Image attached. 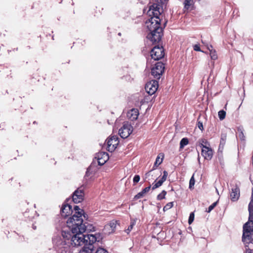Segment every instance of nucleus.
I'll return each mask as SVG.
<instances>
[{
  "label": "nucleus",
  "mask_w": 253,
  "mask_h": 253,
  "mask_svg": "<svg viewBox=\"0 0 253 253\" xmlns=\"http://www.w3.org/2000/svg\"><path fill=\"white\" fill-rule=\"evenodd\" d=\"M71 228V232L66 233L70 239V244L74 247H79L84 245L81 253H91V250L94 248L93 244L96 242H99L102 240V235L100 233L93 234H84V226L81 225L80 228L74 224L68 225Z\"/></svg>",
  "instance_id": "1"
},
{
  "label": "nucleus",
  "mask_w": 253,
  "mask_h": 253,
  "mask_svg": "<svg viewBox=\"0 0 253 253\" xmlns=\"http://www.w3.org/2000/svg\"><path fill=\"white\" fill-rule=\"evenodd\" d=\"M159 6L157 4L150 5L147 12L149 17L145 22V25L148 32L147 38L153 44L159 43L161 41L163 35V30L161 27V19L160 18L161 12L160 11Z\"/></svg>",
  "instance_id": "2"
},
{
  "label": "nucleus",
  "mask_w": 253,
  "mask_h": 253,
  "mask_svg": "<svg viewBox=\"0 0 253 253\" xmlns=\"http://www.w3.org/2000/svg\"><path fill=\"white\" fill-rule=\"evenodd\" d=\"M53 249L56 253H72L70 239L65 231L52 238Z\"/></svg>",
  "instance_id": "3"
},
{
  "label": "nucleus",
  "mask_w": 253,
  "mask_h": 253,
  "mask_svg": "<svg viewBox=\"0 0 253 253\" xmlns=\"http://www.w3.org/2000/svg\"><path fill=\"white\" fill-rule=\"evenodd\" d=\"M242 241L248 247L253 245V225H250V222L246 223L243 226Z\"/></svg>",
  "instance_id": "4"
},
{
  "label": "nucleus",
  "mask_w": 253,
  "mask_h": 253,
  "mask_svg": "<svg viewBox=\"0 0 253 253\" xmlns=\"http://www.w3.org/2000/svg\"><path fill=\"white\" fill-rule=\"evenodd\" d=\"M164 64L162 62H158L151 69V73L155 78L160 79L164 72Z\"/></svg>",
  "instance_id": "5"
},
{
  "label": "nucleus",
  "mask_w": 253,
  "mask_h": 253,
  "mask_svg": "<svg viewBox=\"0 0 253 253\" xmlns=\"http://www.w3.org/2000/svg\"><path fill=\"white\" fill-rule=\"evenodd\" d=\"M132 132V126L128 122H125L119 130L120 136L124 139L129 136Z\"/></svg>",
  "instance_id": "6"
},
{
  "label": "nucleus",
  "mask_w": 253,
  "mask_h": 253,
  "mask_svg": "<svg viewBox=\"0 0 253 253\" xmlns=\"http://www.w3.org/2000/svg\"><path fill=\"white\" fill-rule=\"evenodd\" d=\"M151 56L154 60H159L164 56V50L162 46L155 45L151 51Z\"/></svg>",
  "instance_id": "7"
},
{
  "label": "nucleus",
  "mask_w": 253,
  "mask_h": 253,
  "mask_svg": "<svg viewBox=\"0 0 253 253\" xmlns=\"http://www.w3.org/2000/svg\"><path fill=\"white\" fill-rule=\"evenodd\" d=\"M74 211H75L74 214L70 217L67 221V225L74 224L77 222V219L76 217L74 218V216L79 217L78 219H82V213L83 212V210L81 209L79 206H75L74 207Z\"/></svg>",
  "instance_id": "8"
},
{
  "label": "nucleus",
  "mask_w": 253,
  "mask_h": 253,
  "mask_svg": "<svg viewBox=\"0 0 253 253\" xmlns=\"http://www.w3.org/2000/svg\"><path fill=\"white\" fill-rule=\"evenodd\" d=\"M158 86L159 84L157 81L151 80L146 84L145 89L149 95H153L157 90Z\"/></svg>",
  "instance_id": "9"
},
{
  "label": "nucleus",
  "mask_w": 253,
  "mask_h": 253,
  "mask_svg": "<svg viewBox=\"0 0 253 253\" xmlns=\"http://www.w3.org/2000/svg\"><path fill=\"white\" fill-rule=\"evenodd\" d=\"M84 197V189L82 187L78 188L72 194V201L75 203L81 202Z\"/></svg>",
  "instance_id": "10"
},
{
  "label": "nucleus",
  "mask_w": 253,
  "mask_h": 253,
  "mask_svg": "<svg viewBox=\"0 0 253 253\" xmlns=\"http://www.w3.org/2000/svg\"><path fill=\"white\" fill-rule=\"evenodd\" d=\"M70 200V198L67 199L65 202L62 205L61 209V214L62 216L64 217H67L68 215H70L73 212V210H72L71 206L68 203V202Z\"/></svg>",
  "instance_id": "11"
},
{
  "label": "nucleus",
  "mask_w": 253,
  "mask_h": 253,
  "mask_svg": "<svg viewBox=\"0 0 253 253\" xmlns=\"http://www.w3.org/2000/svg\"><path fill=\"white\" fill-rule=\"evenodd\" d=\"M75 217L79 218V217H78V216L76 217L75 216H74V218H75ZM76 219H77V222L75 223L74 225L78 226V228H80V226H81V225H84V232L85 231H87L89 232L94 231V227L92 225L90 224L85 221L84 222L83 218H82V219L76 218Z\"/></svg>",
  "instance_id": "12"
},
{
  "label": "nucleus",
  "mask_w": 253,
  "mask_h": 253,
  "mask_svg": "<svg viewBox=\"0 0 253 253\" xmlns=\"http://www.w3.org/2000/svg\"><path fill=\"white\" fill-rule=\"evenodd\" d=\"M119 143L118 137L117 136L114 135L109 138L107 142L108 151H114L117 148Z\"/></svg>",
  "instance_id": "13"
},
{
  "label": "nucleus",
  "mask_w": 253,
  "mask_h": 253,
  "mask_svg": "<svg viewBox=\"0 0 253 253\" xmlns=\"http://www.w3.org/2000/svg\"><path fill=\"white\" fill-rule=\"evenodd\" d=\"M200 147L202 148V155L206 160H210L212 157L213 152L212 149L204 145L203 143L200 144Z\"/></svg>",
  "instance_id": "14"
},
{
  "label": "nucleus",
  "mask_w": 253,
  "mask_h": 253,
  "mask_svg": "<svg viewBox=\"0 0 253 253\" xmlns=\"http://www.w3.org/2000/svg\"><path fill=\"white\" fill-rule=\"evenodd\" d=\"M231 200L233 201H236L240 196V190L236 185H233L231 188V191L230 194Z\"/></svg>",
  "instance_id": "15"
},
{
  "label": "nucleus",
  "mask_w": 253,
  "mask_h": 253,
  "mask_svg": "<svg viewBox=\"0 0 253 253\" xmlns=\"http://www.w3.org/2000/svg\"><path fill=\"white\" fill-rule=\"evenodd\" d=\"M96 158H97L98 165L102 166L109 160V155L106 152H101L98 154Z\"/></svg>",
  "instance_id": "16"
},
{
  "label": "nucleus",
  "mask_w": 253,
  "mask_h": 253,
  "mask_svg": "<svg viewBox=\"0 0 253 253\" xmlns=\"http://www.w3.org/2000/svg\"><path fill=\"white\" fill-rule=\"evenodd\" d=\"M139 115V111L137 109H132L127 113V117L131 121H134L137 119Z\"/></svg>",
  "instance_id": "17"
},
{
  "label": "nucleus",
  "mask_w": 253,
  "mask_h": 253,
  "mask_svg": "<svg viewBox=\"0 0 253 253\" xmlns=\"http://www.w3.org/2000/svg\"><path fill=\"white\" fill-rule=\"evenodd\" d=\"M248 210L249 212V221L250 225H253V200L252 199L249 204Z\"/></svg>",
  "instance_id": "18"
},
{
  "label": "nucleus",
  "mask_w": 253,
  "mask_h": 253,
  "mask_svg": "<svg viewBox=\"0 0 253 253\" xmlns=\"http://www.w3.org/2000/svg\"><path fill=\"white\" fill-rule=\"evenodd\" d=\"M150 189H151L150 185L148 187H146V188L143 189L141 192H139L137 194H136L134 196V199L137 200L138 199H140V198L143 197L146 193H147V192H148L149 191Z\"/></svg>",
  "instance_id": "19"
},
{
  "label": "nucleus",
  "mask_w": 253,
  "mask_h": 253,
  "mask_svg": "<svg viewBox=\"0 0 253 253\" xmlns=\"http://www.w3.org/2000/svg\"><path fill=\"white\" fill-rule=\"evenodd\" d=\"M117 222V221H115V220L111 221L109 223V224L105 225V229H108L109 228H110L111 229V231L109 232V233H111V232H114L115 229V228H116V227Z\"/></svg>",
  "instance_id": "20"
},
{
  "label": "nucleus",
  "mask_w": 253,
  "mask_h": 253,
  "mask_svg": "<svg viewBox=\"0 0 253 253\" xmlns=\"http://www.w3.org/2000/svg\"><path fill=\"white\" fill-rule=\"evenodd\" d=\"M163 158L164 155L163 154L161 153L159 154L156 158L153 168H157L159 165H160L162 163Z\"/></svg>",
  "instance_id": "21"
},
{
  "label": "nucleus",
  "mask_w": 253,
  "mask_h": 253,
  "mask_svg": "<svg viewBox=\"0 0 253 253\" xmlns=\"http://www.w3.org/2000/svg\"><path fill=\"white\" fill-rule=\"evenodd\" d=\"M226 140V134L224 133H222L221 135L220 138V142L219 144V147L223 148L225 144Z\"/></svg>",
  "instance_id": "22"
},
{
  "label": "nucleus",
  "mask_w": 253,
  "mask_h": 253,
  "mask_svg": "<svg viewBox=\"0 0 253 253\" xmlns=\"http://www.w3.org/2000/svg\"><path fill=\"white\" fill-rule=\"evenodd\" d=\"M189 141L187 138H183L180 142V148L182 149L188 144Z\"/></svg>",
  "instance_id": "23"
},
{
  "label": "nucleus",
  "mask_w": 253,
  "mask_h": 253,
  "mask_svg": "<svg viewBox=\"0 0 253 253\" xmlns=\"http://www.w3.org/2000/svg\"><path fill=\"white\" fill-rule=\"evenodd\" d=\"M192 3V0H185L184 2V8L186 9H188Z\"/></svg>",
  "instance_id": "24"
},
{
  "label": "nucleus",
  "mask_w": 253,
  "mask_h": 253,
  "mask_svg": "<svg viewBox=\"0 0 253 253\" xmlns=\"http://www.w3.org/2000/svg\"><path fill=\"white\" fill-rule=\"evenodd\" d=\"M211 58L212 60H216L217 58V55L216 51L214 49H211L210 53Z\"/></svg>",
  "instance_id": "25"
},
{
  "label": "nucleus",
  "mask_w": 253,
  "mask_h": 253,
  "mask_svg": "<svg viewBox=\"0 0 253 253\" xmlns=\"http://www.w3.org/2000/svg\"><path fill=\"white\" fill-rule=\"evenodd\" d=\"M167 194V192L165 190H163L162 192L159 194L157 197L158 200H161L165 198V196Z\"/></svg>",
  "instance_id": "26"
},
{
  "label": "nucleus",
  "mask_w": 253,
  "mask_h": 253,
  "mask_svg": "<svg viewBox=\"0 0 253 253\" xmlns=\"http://www.w3.org/2000/svg\"><path fill=\"white\" fill-rule=\"evenodd\" d=\"M218 116L220 120H223L226 116V112L224 110H220L218 113Z\"/></svg>",
  "instance_id": "27"
},
{
  "label": "nucleus",
  "mask_w": 253,
  "mask_h": 253,
  "mask_svg": "<svg viewBox=\"0 0 253 253\" xmlns=\"http://www.w3.org/2000/svg\"><path fill=\"white\" fill-rule=\"evenodd\" d=\"M195 179H194V175H193L191 178H190V181H189V188L190 189H192L194 187V185L195 184Z\"/></svg>",
  "instance_id": "28"
},
{
  "label": "nucleus",
  "mask_w": 253,
  "mask_h": 253,
  "mask_svg": "<svg viewBox=\"0 0 253 253\" xmlns=\"http://www.w3.org/2000/svg\"><path fill=\"white\" fill-rule=\"evenodd\" d=\"M173 206V202H169L163 208L164 211H166L171 208H172Z\"/></svg>",
  "instance_id": "29"
},
{
  "label": "nucleus",
  "mask_w": 253,
  "mask_h": 253,
  "mask_svg": "<svg viewBox=\"0 0 253 253\" xmlns=\"http://www.w3.org/2000/svg\"><path fill=\"white\" fill-rule=\"evenodd\" d=\"M217 201L212 203L211 206H210L208 209V210L206 211L207 212H210L217 205Z\"/></svg>",
  "instance_id": "30"
},
{
  "label": "nucleus",
  "mask_w": 253,
  "mask_h": 253,
  "mask_svg": "<svg viewBox=\"0 0 253 253\" xmlns=\"http://www.w3.org/2000/svg\"><path fill=\"white\" fill-rule=\"evenodd\" d=\"M163 183H162L160 180L157 181L156 183H155L154 184H153V187H152V189L153 190H154L159 187H160L162 184H163Z\"/></svg>",
  "instance_id": "31"
},
{
  "label": "nucleus",
  "mask_w": 253,
  "mask_h": 253,
  "mask_svg": "<svg viewBox=\"0 0 253 253\" xmlns=\"http://www.w3.org/2000/svg\"><path fill=\"white\" fill-rule=\"evenodd\" d=\"M168 176V172L166 170H165L163 172V175L162 177V178L160 179V180L162 182L164 183L167 179V177Z\"/></svg>",
  "instance_id": "32"
},
{
  "label": "nucleus",
  "mask_w": 253,
  "mask_h": 253,
  "mask_svg": "<svg viewBox=\"0 0 253 253\" xmlns=\"http://www.w3.org/2000/svg\"><path fill=\"white\" fill-rule=\"evenodd\" d=\"M168 176V172L166 170H165L163 172V175L162 177V178L160 179V180L162 182L164 183L167 179V177Z\"/></svg>",
  "instance_id": "33"
},
{
  "label": "nucleus",
  "mask_w": 253,
  "mask_h": 253,
  "mask_svg": "<svg viewBox=\"0 0 253 253\" xmlns=\"http://www.w3.org/2000/svg\"><path fill=\"white\" fill-rule=\"evenodd\" d=\"M194 213L193 212H191L188 219V223L191 224L194 221Z\"/></svg>",
  "instance_id": "34"
},
{
  "label": "nucleus",
  "mask_w": 253,
  "mask_h": 253,
  "mask_svg": "<svg viewBox=\"0 0 253 253\" xmlns=\"http://www.w3.org/2000/svg\"><path fill=\"white\" fill-rule=\"evenodd\" d=\"M169 0H158V3H156L157 4H158L159 6V8H160V7H163V5L165 4Z\"/></svg>",
  "instance_id": "35"
},
{
  "label": "nucleus",
  "mask_w": 253,
  "mask_h": 253,
  "mask_svg": "<svg viewBox=\"0 0 253 253\" xmlns=\"http://www.w3.org/2000/svg\"><path fill=\"white\" fill-rule=\"evenodd\" d=\"M95 253H108V252L103 248H99L96 251Z\"/></svg>",
  "instance_id": "36"
},
{
  "label": "nucleus",
  "mask_w": 253,
  "mask_h": 253,
  "mask_svg": "<svg viewBox=\"0 0 253 253\" xmlns=\"http://www.w3.org/2000/svg\"><path fill=\"white\" fill-rule=\"evenodd\" d=\"M139 180H140V176H139V175H135L134 177H133V182L134 183H136L138 182Z\"/></svg>",
  "instance_id": "37"
},
{
  "label": "nucleus",
  "mask_w": 253,
  "mask_h": 253,
  "mask_svg": "<svg viewBox=\"0 0 253 253\" xmlns=\"http://www.w3.org/2000/svg\"><path fill=\"white\" fill-rule=\"evenodd\" d=\"M239 137L242 140H245V136L244 135L243 132L242 130H241V131L239 132Z\"/></svg>",
  "instance_id": "38"
},
{
  "label": "nucleus",
  "mask_w": 253,
  "mask_h": 253,
  "mask_svg": "<svg viewBox=\"0 0 253 253\" xmlns=\"http://www.w3.org/2000/svg\"><path fill=\"white\" fill-rule=\"evenodd\" d=\"M135 223H136L135 220H134V219L131 220V222H130V225L128 226V227L132 230L133 228V227L135 224Z\"/></svg>",
  "instance_id": "39"
},
{
  "label": "nucleus",
  "mask_w": 253,
  "mask_h": 253,
  "mask_svg": "<svg viewBox=\"0 0 253 253\" xmlns=\"http://www.w3.org/2000/svg\"><path fill=\"white\" fill-rule=\"evenodd\" d=\"M197 126H198V128L201 130H203L204 129V127H203V125L202 122H201L200 121H199L198 122V124H197Z\"/></svg>",
  "instance_id": "40"
},
{
  "label": "nucleus",
  "mask_w": 253,
  "mask_h": 253,
  "mask_svg": "<svg viewBox=\"0 0 253 253\" xmlns=\"http://www.w3.org/2000/svg\"><path fill=\"white\" fill-rule=\"evenodd\" d=\"M193 49L195 51H201V50L200 49V46L199 45V44H195L193 46Z\"/></svg>",
  "instance_id": "41"
},
{
  "label": "nucleus",
  "mask_w": 253,
  "mask_h": 253,
  "mask_svg": "<svg viewBox=\"0 0 253 253\" xmlns=\"http://www.w3.org/2000/svg\"><path fill=\"white\" fill-rule=\"evenodd\" d=\"M83 216L84 217V218L85 219V220H87V218H88V215L85 213L84 211H83V212H82V218H83Z\"/></svg>",
  "instance_id": "42"
},
{
  "label": "nucleus",
  "mask_w": 253,
  "mask_h": 253,
  "mask_svg": "<svg viewBox=\"0 0 253 253\" xmlns=\"http://www.w3.org/2000/svg\"><path fill=\"white\" fill-rule=\"evenodd\" d=\"M90 175V172L89 171V169L88 168L86 170V173H85V177H89Z\"/></svg>",
  "instance_id": "43"
},
{
  "label": "nucleus",
  "mask_w": 253,
  "mask_h": 253,
  "mask_svg": "<svg viewBox=\"0 0 253 253\" xmlns=\"http://www.w3.org/2000/svg\"><path fill=\"white\" fill-rule=\"evenodd\" d=\"M245 253H252V250L249 248V247H248V248L246 249V251Z\"/></svg>",
  "instance_id": "44"
},
{
  "label": "nucleus",
  "mask_w": 253,
  "mask_h": 253,
  "mask_svg": "<svg viewBox=\"0 0 253 253\" xmlns=\"http://www.w3.org/2000/svg\"><path fill=\"white\" fill-rule=\"evenodd\" d=\"M207 48L208 49V50L210 51V52H211V49H213V47L211 45H208L207 46Z\"/></svg>",
  "instance_id": "45"
},
{
  "label": "nucleus",
  "mask_w": 253,
  "mask_h": 253,
  "mask_svg": "<svg viewBox=\"0 0 253 253\" xmlns=\"http://www.w3.org/2000/svg\"><path fill=\"white\" fill-rule=\"evenodd\" d=\"M131 230V229L128 227V228L126 230V232L128 234Z\"/></svg>",
  "instance_id": "46"
},
{
  "label": "nucleus",
  "mask_w": 253,
  "mask_h": 253,
  "mask_svg": "<svg viewBox=\"0 0 253 253\" xmlns=\"http://www.w3.org/2000/svg\"><path fill=\"white\" fill-rule=\"evenodd\" d=\"M151 171H152V170H151V171H149V172H148V173H147V174H149V173H150V172H151Z\"/></svg>",
  "instance_id": "47"
},
{
  "label": "nucleus",
  "mask_w": 253,
  "mask_h": 253,
  "mask_svg": "<svg viewBox=\"0 0 253 253\" xmlns=\"http://www.w3.org/2000/svg\"><path fill=\"white\" fill-rule=\"evenodd\" d=\"M33 228H34V229H36V227H35V226H33Z\"/></svg>",
  "instance_id": "48"
},
{
  "label": "nucleus",
  "mask_w": 253,
  "mask_h": 253,
  "mask_svg": "<svg viewBox=\"0 0 253 253\" xmlns=\"http://www.w3.org/2000/svg\"><path fill=\"white\" fill-rule=\"evenodd\" d=\"M155 168H153V169H152V170H153V169H155Z\"/></svg>",
  "instance_id": "49"
}]
</instances>
